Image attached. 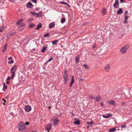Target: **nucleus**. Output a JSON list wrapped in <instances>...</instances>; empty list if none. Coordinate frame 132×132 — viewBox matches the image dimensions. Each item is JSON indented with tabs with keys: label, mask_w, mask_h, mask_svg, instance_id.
I'll use <instances>...</instances> for the list:
<instances>
[{
	"label": "nucleus",
	"mask_w": 132,
	"mask_h": 132,
	"mask_svg": "<svg viewBox=\"0 0 132 132\" xmlns=\"http://www.w3.org/2000/svg\"><path fill=\"white\" fill-rule=\"evenodd\" d=\"M17 128L19 131H23L26 129V126L24 122L22 121L19 122Z\"/></svg>",
	"instance_id": "f257e3e1"
},
{
	"label": "nucleus",
	"mask_w": 132,
	"mask_h": 132,
	"mask_svg": "<svg viewBox=\"0 0 132 132\" xmlns=\"http://www.w3.org/2000/svg\"><path fill=\"white\" fill-rule=\"evenodd\" d=\"M23 20L22 19H20V20H18L17 23L16 24L17 25H18L19 27V28L18 29V30L21 31L23 30L25 26V24L24 23H21L20 22L21 21H22Z\"/></svg>",
	"instance_id": "f03ea898"
},
{
	"label": "nucleus",
	"mask_w": 132,
	"mask_h": 132,
	"mask_svg": "<svg viewBox=\"0 0 132 132\" xmlns=\"http://www.w3.org/2000/svg\"><path fill=\"white\" fill-rule=\"evenodd\" d=\"M129 45L128 44L125 45L120 50V52L123 54L127 52V50L129 48Z\"/></svg>",
	"instance_id": "7ed1b4c3"
},
{
	"label": "nucleus",
	"mask_w": 132,
	"mask_h": 132,
	"mask_svg": "<svg viewBox=\"0 0 132 132\" xmlns=\"http://www.w3.org/2000/svg\"><path fill=\"white\" fill-rule=\"evenodd\" d=\"M24 109L26 111L29 112L31 110V108L30 105H27L24 107Z\"/></svg>",
	"instance_id": "20e7f679"
},
{
	"label": "nucleus",
	"mask_w": 132,
	"mask_h": 132,
	"mask_svg": "<svg viewBox=\"0 0 132 132\" xmlns=\"http://www.w3.org/2000/svg\"><path fill=\"white\" fill-rule=\"evenodd\" d=\"M119 1L118 0H116L115 2L113 4V7L115 8H119Z\"/></svg>",
	"instance_id": "39448f33"
},
{
	"label": "nucleus",
	"mask_w": 132,
	"mask_h": 132,
	"mask_svg": "<svg viewBox=\"0 0 132 132\" xmlns=\"http://www.w3.org/2000/svg\"><path fill=\"white\" fill-rule=\"evenodd\" d=\"M60 120L58 118H56L54 120L53 124L55 126H57Z\"/></svg>",
	"instance_id": "423d86ee"
},
{
	"label": "nucleus",
	"mask_w": 132,
	"mask_h": 132,
	"mask_svg": "<svg viewBox=\"0 0 132 132\" xmlns=\"http://www.w3.org/2000/svg\"><path fill=\"white\" fill-rule=\"evenodd\" d=\"M16 65H14L11 69L10 70L11 73L15 72V71L16 69Z\"/></svg>",
	"instance_id": "0eeeda50"
},
{
	"label": "nucleus",
	"mask_w": 132,
	"mask_h": 132,
	"mask_svg": "<svg viewBox=\"0 0 132 132\" xmlns=\"http://www.w3.org/2000/svg\"><path fill=\"white\" fill-rule=\"evenodd\" d=\"M108 103L109 104H111L115 106L116 105V102L113 100H112L108 102Z\"/></svg>",
	"instance_id": "6e6552de"
},
{
	"label": "nucleus",
	"mask_w": 132,
	"mask_h": 132,
	"mask_svg": "<svg viewBox=\"0 0 132 132\" xmlns=\"http://www.w3.org/2000/svg\"><path fill=\"white\" fill-rule=\"evenodd\" d=\"M63 78L64 79V84H66L68 80V75H64L63 76Z\"/></svg>",
	"instance_id": "1a4fd4ad"
},
{
	"label": "nucleus",
	"mask_w": 132,
	"mask_h": 132,
	"mask_svg": "<svg viewBox=\"0 0 132 132\" xmlns=\"http://www.w3.org/2000/svg\"><path fill=\"white\" fill-rule=\"evenodd\" d=\"M26 6L28 8H32L33 6V5L31 3V2H28Z\"/></svg>",
	"instance_id": "9d476101"
},
{
	"label": "nucleus",
	"mask_w": 132,
	"mask_h": 132,
	"mask_svg": "<svg viewBox=\"0 0 132 132\" xmlns=\"http://www.w3.org/2000/svg\"><path fill=\"white\" fill-rule=\"evenodd\" d=\"M51 123H50L46 126V130H47L48 131H49V130L51 129Z\"/></svg>",
	"instance_id": "9b49d317"
},
{
	"label": "nucleus",
	"mask_w": 132,
	"mask_h": 132,
	"mask_svg": "<svg viewBox=\"0 0 132 132\" xmlns=\"http://www.w3.org/2000/svg\"><path fill=\"white\" fill-rule=\"evenodd\" d=\"M112 114L109 113L106 114L105 115L103 114L102 115L103 117L104 118H108L112 116Z\"/></svg>",
	"instance_id": "f8f14e48"
},
{
	"label": "nucleus",
	"mask_w": 132,
	"mask_h": 132,
	"mask_svg": "<svg viewBox=\"0 0 132 132\" xmlns=\"http://www.w3.org/2000/svg\"><path fill=\"white\" fill-rule=\"evenodd\" d=\"M110 69V66L109 64L106 65L104 67V69L107 72Z\"/></svg>",
	"instance_id": "ddd939ff"
},
{
	"label": "nucleus",
	"mask_w": 132,
	"mask_h": 132,
	"mask_svg": "<svg viewBox=\"0 0 132 132\" xmlns=\"http://www.w3.org/2000/svg\"><path fill=\"white\" fill-rule=\"evenodd\" d=\"M42 11H40L39 12L36 13V17H40L42 16Z\"/></svg>",
	"instance_id": "4468645a"
},
{
	"label": "nucleus",
	"mask_w": 132,
	"mask_h": 132,
	"mask_svg": "<svg viewBox=\"0 0 132 132\" xmlns=\"http://www.w3.org/2000/svg\"><path fill=\"white\" fill-rule=\"evenodd\" d=\"M125 21L123 22V23L125 24H126L128 22L127 21L128 18L129 17V16H128L127 15H125Z\"/></svg>",
	"instance_id": "2eb2a0df"
},
{
	"label": "nucleus",
	"mask_w": 132,
	"mask_h": 132,
	"mask_svg": "<svg viewBox=\"0 0 132 132\" xmlns=\"http://www.w3.org/2000/svg\"><path fill=\"white\" fill-rule=\"evenodd\" d=\"M80 55H77L76 57L75 61L76 63H78L79 60Z\"/></svg>",
	"instance_id": "dca6fc26"
},
{
	"label": "nucleus",
	"mask_w": 132,
	"mask_h": 132,
	"mask_svg": "<svg viewBox=\"0 0 132 132\" xmlns=\"http://www.w3.org/2000/svg\"><path fill=\"white\" fill-rule=\"evenodd\" d=\"M42 23H39L38 25H37V27H36L35 29L39 30V29L42 27Z\"/></svg>",
	"instance_id": "f3484780"
},
{
	"label": "nucleus",
	"mask_w": 132,
	"mask_h": 132,
	"mask_svg": "<svg viewBox=\"0 0 132 132\" xmlns=\"http://www.w3.org/2000/svg\"><path fill=\"white\" fill-rule=\"evenodd\" d=\"M55 25V24L54 22H52L49 24V27L50 28H53Z\"/></svg>",
	"instance_id": "a211bd4d"
},
{
	"label": "nucleus",
	"mask_w": 132,
	"mask_h": 132,
	"mask_svg": "<svg viewBox=\"0 0 132 132\" xmlns=\"http://www.w3.org/2000/svg\"><path fill=\"white\" fill-rule=\"evenodd\" d=\"M7 44H5L4 45L3 47V49L2 50L3 52H4L7 49Z\"/></svg>",
	"instance_id": "6ab92c4d"
},
{
	"label": "nucleus",
	"mask_w": 132,
	"mask_h": 132,
	"mask_svg": "<svg viewBox=\"0 0 132 132\" xmlns=\"http://www.w3.org/2000/svg\"><path fill=\"white\" fill-rule=\"evenodd\" d=\"M122 13V9H119L117 12V13L118 14H120Z\"/></svg>",
	"instance_id": "aec40b11"
},
{
	"label": "nucleus",
	"mask_w": 132,
	"mask_h": 132,
	"mask_svg": "<svg viewBox=\"0 0 132 132\" xmlns=\"http://www.w3.org/2000/svg\"><path fill=\"white\" fill-rule=\"evenodd\" d=\"M47 47L46 46H44L43 48H42V49L41 50V51L42 53H44V52L45 50L46 49Z\"/></svg>",
	"instance_id": "412c9836"
},
{
	"label": "nucleus",
	"mask_w": 132,
	"mask_h": 132,
	"mask_svg": "<svg viewBox=\"0 0 132 132\" xmlns=\"http://www.w3.org/2000/svg\"><path fill=\"white\" fill-rule=\"evenodd\" d=\"M101 97L100 96H98L96 98L95 100L99 102L101 100Z\"/></svg>",
	"instance_id": "4be33fe9"
},
{
	"label": "nucleus",
	"mask_w": 132,
	"mask_h": 132,
	"mask_svg": "<svg viewBox=\"0 0 132 132\" xmlns=\"http://www.w3.org/2000/svg\"><path fill=\"white\" fill-rule=\"evenodd\" d=\"M19 113L20 115L22 116H23L24 114L23 113V110L21 108H20V109Z\"/></svg>",
	"instance_id": "5701e85b"
},
{
	"label": "nucleus",
	"mask_w": 132,
	"mask_h": 132,
	"mask_svg": "<svg viewBox=\"0 0 132 132\" xmlns=\"http://www.w3.org/2000/svg\"><path fill=\"white\" fill-rule=\"evenodd\" d=\"M53 59V58L52 57H51L44 64V65H47V63L49 62L52 61Z\"/></svg>",
	"instance_id": "b1692460"
},
{
	"label": "nucleus",
	"mask_w": 132,
	"mask_h": 132,
	"mask_svg": "<svg viewBox=\"0 0 132 132\" xmlns=\"http://www.w3.org/2000/svg\"><path fill=\"white\" fill-rule=\"evenodd\" d=\"M60 3L62 4L66 5L69 6H70L69 5H68L66 2H65L63 1L60 2Z\"/></svg>",
	"instance_id": "393cba45"
},
{
	"label": "nucleus",
	"mask_w": 132,
	"mask_h": 132,
	"mask_svg": "<svg viewBox=\"0 0 132 132\" xmlns=\"http://www.w3.org/2000/svg\"><path fill=\"white\" fill-rule=\"evenodd\" d=\"M65 18H61V23H63L65 22Z\"/></svg>",
	"instance_id": "a878e982"
},
{
	"label": "nucleus",
	"mask_w": 132,
	"mask_h": 132,
	"mask_svg": "<svg viewBox=\"0 0 132 132\" xmlns=\"http://www.w3.org/2000/svg\"><path fill=\"white\" fill-rule=\"evenodd\" d=\"M58 42L57 40H54L52 42V43L53 45H57V42Z\"/></svg>",
	"instance_id": "bb28decb"
},
{
	"label": "nucleus",
	"mask_w": 132,
	"mask_h": 132,
	"mask_svg": "<svg viewBox=\"0 0 132 132\" xmlns=\"http://www.w3.org/2000/svg\"><path fill=\"white\" fill-rule=\"evenodd\" d=\"M80 122V121L79 120L75 121L74 122V123L75 124L78 125L79 124Z\"/></svg>",
	"instance_id": "cd10ccee"
},
{
	"label": "nucleus",
	"mask_w": 132,
	"mask_h": 132,
	"mask_svg": "<svg viewBox=\"0 0 132 132\" xmlns=\"http://www.w3.org/2000/svg\"><path fill=\"white\" fill-rule=\"evenodd\" d=\"M50 36V34L48 33H47L45 34L44 35V37H49Z\"/></svg>",
	"instance_id": "c85d7f7f"
},
{
	"label": "nucleus",
	"mask_w": 132,
	"mask_h": 132,
	"mask_svg": "<svg viewBox=\"0 0 132 132\" xmlns=\"http://www.w3.org/2000/svg\"><path fill=\"white\" fill-rule=\"evenodd\" d=\"M106 13V11L105 8H104L102 11V13L103 15H105Z\"/></svg>",
	"instance_id": "c756f323"
},
{
	"label": "nucleus",
	"mask_w": 132,
	"mask_h": 132,
	"mask_svg": "<svg viewBox=\"0 0 132 132\" xmlns=\"http://www.w3.org/2000/svg\"><path fill=\"white\" fill-rule=\"evenodd\" d=\"M116 130V128H113L109 130V132H114Z\"/></svg>",
	"instance_id": "7c9ffc66"
},
{
	"label": "nucleus",
	"mask_w": 132,
	"mask_h": 132,
	"mask_svg": "<svg viewBox=\"0 0 132 132\" xmlns=\"http://www.w3.org/2000/svg\"><path fill=\"white\" fill-rule=\"evenodd\" d=\"M74 82V79L73 76H72L71 81V84H73Z\"/></svg>",
	"instance_id": "2f4dec72"
},
{
	"label": "nucleus",
	"mask_w": 132,
	"mask_h": 132,
	"mask_svg": "<svg viewBox=\"0 0 132 132\" xmlns=\"http://www.w3.org/2000/svg\"><path fill=\"white\" fill-rule=\"evenodd\" d=\"M126 126V124H124L123 125H122L120 127L122 128L121 129L123 130V128H125Z\"/></svg>",
	"instance_id": "473e14b6"
},
{
	"label": "nucleus",
	"mask_w": 132,
	"mask_h": 132,
	"mask_svg": "<svg viewBox=\"0 0 132 132\" xmlns=\"http://www.w3.org/2000/svg\"><path fill=\"white\" fill-rule=\"evenodd\" d=\"M30 13L33 16H36V13L32 11H31L30 12Z\"/></svg>",
	"instance_id": "72a5a7b5"
},
{
	"label": "nucleus",
	"mask_w": 132,
	"mask_h": 132,
	"mask_svg": "<svg viewBox=\"0 0 132 132\" xmlns=\"http://www.w3.org/2000/svg\"><path fill=\"white\" fill-rule=\"evenodd\" d=\"M83 66L85 67V68L87 69H88L89 68V67L87 64H84L83 65Z\"/></svg>",
	"instance_id": "f704fd0d"
},
{
	"label": "nucleus",
	"mask_w": 132,
	"mask_h": 132,
	"mask_svg": "<svg viewBox=\"0 0 132 132\" xmlns=\"http://www.w3.org/2000/svg\"><path fill=\"white\" fill-rule=\"evenodd\" d=\"M11 73L12 74V75H11V78L12 79H13L14 78V76L15 75V72H14L13 73Z\"/></svg>",
	"instance_id": "c9c22d12"
},
{
	"label": "nucleus",
	"mask_w": 132,
	"mask_h": 132,
	"mask_svg": "<svg viewBox=\"0 0 132 132\" xmlns=\"http://www.w3.org/2000/svg\"><path fill=\"white\" fill-rule=\"evenodd\" d=\"M87 124H89L90 125H91L93 123V121H91L90 122H87Z\"/></svg>",
	"instance_id": "e433bc0d"
},
{
	"label": "nucleus",
	"mask_w": 132,
	"mask_h": 132,
	"mask_svg": "<svg viewBox=\"0 0 132 132\" xmlns=\"http://www.w3.org/2000/svg\"><path fill=\"white\" fill-rule=\"evenodd\" d=\"M4 27L2 26V27H0V32H2L3 30Z\"/></svg>",
	"instance_id": "4c0bfd02"
},
{
	"label": "nucleus",
	"mask_w": 132,
	"mask_h": 132,
	"mask_svg": "<svg viewBox=\"0 0 132 132\" xmlns=\"http://www.w3.org/2000/svg\"><path fill=\"white\" fill-rule=\"evenodd\" d=\"M29 26L31 27H33L35 26V25L33 23H31L29 24Z\"/></svg>",
	"instance_id": "58836bf2"
},
{
	"label": "nucleus",
	"mask_w": 132,
	"mask_h": 132,
	"mask_svg": "<svg viewBox=\"0 0 132 132\" xmlns=\"http://www.w3.org/2000/svg\"><path fill=\"white\" fill-rule=\"evenodd\" d=\"M89 97L91 99H93L95 98L94 97L93 95H89Z\"/></svg>",
	"instance_id": "ea45409f"
},
{
	"label": "nucleus",
	"mask_w": 132,
	"mask_h": 132,
	"mask_svg": "<svg viewBox=\"0 0 132 132\" xmlns=\"http://www.w3.org/2000/svg\"><path fill=\"white\" fill-rule=\"evenodd\" d=\"M14 62V61L13 60H11L8 62V63L9 64H11V63L13 64V63Z\"/></svg>",
	"instance_id": "a19ab883"
},
{
	"label": "nucleus",
	"mask_w": 132,
	"mask_h": 132,
	"mask_svg": "<svg viewBox=\"0 0 132 132\" xmlns=\"http://www.w3.org/2000/svg\"><path fill=\"white\" fill-rule=\"evenodd\" d=\"M67 72L65 71H64V75L63 76L65 75H68L67 74Z\"/></svg>",
	"instance_id": "79ce46f5"
},
{
	"label": "nucleus",
	"mask_w": 132,
	"mask_h": 132,
	"mask_svg": "<svg viewBox=\"0 0 132 132\" xmlns=\"http://www.w3.org/2000/svg\"><path fill=\"white\" fill-rule=\"evenodd\" d=\"M31 1L32 2L34 3H36L37 2V0H31Z\"/></svg>",
	"instance_id": "37998d69"
},
{
	"label": "nucleus",
	"mask_w": 132,
	"mask_h": 132,
	"mask_svg": "<svg viewBox=\"0 0 132 132\" xmlns=\"http://www.w3.org/2000/svg\"><path fill=\"white\" fill-rule=\"evenodd\" d=\"M7 86L6 85L4 86H3V90L4 89H6L7 88Z\"/></svg>",
	"instance_id": "c03bdc74"
},
{
	"label": "nucleus",
	"mask_w": 132,
	"mask_h": 132,
	"mask_svg": "<svg viewBox=\"0 0 132 132\" xmlns=\"http://www.w3.org/2000/svg\"><path fill=\"white\" fill-rule=\"evenodd\" d=\"M96 47V45H95V44L93 45V48H95Z\"/></svg>",
	"instance_id": "a18cd8bd"
},
{
	"label": "nucleus",
	"mask_w": 132,
	"mask_h": 132,
	"mask_svg": "<svg viewBox=\"0 0 132 132\" xmlns=\"http://www.w3.org/2000/svg\"><path fill=\"white\" fill-rule=\"evenodd\" d=\"M32 19H33L31 18L30 19H29L28 20V21L29 22H31L32 21Z\"/></svg>",
	"instance_id": "49530a36"
},
{
	"label": "nucleus",
	"mask_w": 132,
	"mask_h": 132,
	"mask_svg": "<svg viewBox=\"0 0 132 132\" xmlns=\"http://www.w3.org/2000/svg\"><path fill=\"white\" fill-rule=\"evenodd\" d=\"M127 13H128V12L127 11H125V15H127Z\"/></svg>",
	"instance_id": "de8ad7c7"
},
{
	"label": "nucleus",
	"mask_w": 132,
	"mask_h": 132,
	"mask_svg": "<svg viewBox=\"0 0 132 132\" xmlns=\"http://www.w3.org/2000/svg\"><path fill=\"white\" fill-rule=\"evenodd\" d=\"M9 35L8 34H7L6 35V37L7 38V39H8L9 38Z\"/></svg>",
	"instance_id": "09e8293b"
},
{
	"label": "nucleus",
	"mask_w": 132,
	"mask_h": 132,
	"mask_svg": "<svg viewBox=\"0 0 132 132\" xmlns=\"http://www.w3.org/2000/svg\"><path fill=\"white\" fill-rule=\"evenodd\" d=\"M121 104L123 105H125L126 104V102H123Z\"/></svg>",
	"instance_id": "8fccbe9b"
},
{
	"label": "nucleus",
	"mask_w": 132,
	"mask_h": 132,
	"mask_svg": "<svg viewBox=\"0 0 132 132\" xmlns=\"http://www.w3.org/2000/svg\"><path fill=\"white\" fill-rule=\"evenodd\" d=\"M10 77H8L7 78V80H10Z\"/></svg>",
	"instance_id": "3c124183"
},
{
	"label": "nucleus",
	"mask_w": 132,
	"mask_h": 132,
	"mask_svg": "<svg viewBox=\"0 0 132 132\" xmlns=\"http://www.w3.org/2000/svg\"><path fill=\"white\" fill-rule=\"evenodd\" d=\"M12 57H11V56L10 57H9L8 58V59L9 60H10L11 59H12Z\"/></svg>",
	"instance_id": "603ef678"
},
{
	"label": "nucleus",
	"mask_w": 132,
	"mask_h": 132,
	"mask_svg": "<svg viewBox=\"0 0 132 132\" xmlns=\"http://www.w3.org/2000/svg\"><path fill=\"white\" fill-rule=\"evenodd\" d=\"M14 34H13V33L11 34H10V35L12 36H13Z\"/></svg>",
	"instance_id": "864d4df0"
},
{
	"label": "nucleus",
	"mask_w": 132,
	"mask_h": 132,
	"mask_svg": "<svg viewBox=\"0 0 132 132\" xmlns=\"http://www.w3.org/2000/svg\"><path fill=\"white\" fill-rule=\"evenodd\" d=\"M6 83L7 84H9L10 82L8 81H6Z\"/></svg>",
	"instance_id": "5fc2aeb1"
},
{
	"label": "nucleus",
	"mask_w": 132,
	"mask_h": 132,
	"mask_svg": "<svg viewBox=\"0 0 132 132\" xmlns=\"http://www.w3.org/2000/svg\"><path fill=\"white\" fill-rule=\"evenodd\" d=\"M120 1L121 3H122L124 2V0H120Z\"/></svg>",
	"instance_id": "6e6d98bb"
},
{
	"label": "nucleus",
	"mask_w": 132,
	"mask_h": 132,
	"mask_svg": "<svg viewBox=\"0 0 132 132\" xmlns=\"http://www.w3.org/2000/svg\"><path fill=\"white\" fill-rule=\"evenodd\" d=\"M29 122H26V123L25 124V126L26 125H28L29 124Z\"/></svg>",
	"instance_id": "4d7b16f0"
},
{
	"label": "nucleus",
	"mask_w": 132,
	"mask_h": 132,
	"mask_svg": "<svg viewBox=\"0 0 132 132\" xmlns=\"http://www.w3.org/2000/svg\"><path fill=\"white\" fill-rule=\"evenodd\" d=\"M11 0V1L13 2H14V1H16V0Z\"/></svg>",
	"instance_id": "13d9d810"
},
{
	"label": "nucleus",
	"mask_w": 132,
	"mask_h": 132,
	"mask_svg": "<svg viewBox=\"0 0 132 132\" xmlns=\"http://www.w3.org/2000/svg\"><path fill=\"white\" fill-rule=\"evenodd\" d=\"M5 82H4L3 83V86H5Z\"/></svg>",
	"instance_id": "bf43d9fd"
},
{
	"label": "nucleus",
	"mask_w": 132,
	"mask_h": 132,
	"mask_svg": "<svg viewBox=\"0 0 132 132\" xmlns=\"http://www.w3.org/2000/svg\"><path fill=\"white\" fill-rule=\"evenodd\" d=\"M3 101H4L5 102H6V101L5 100H4L3 98Z\"/></svg>",
	"instance_id": "052dcab7"
},
{
	"label": "nucleus",
	"mask_w": 132,
	"mask_h": 132,
	"mask_svg": "<svg viewBox=\"0 0 132 132\" xmlns=\"http://www.w3.org/2000/svg\"><path fill=\"white\" fill-rule=\"evenodd\" d=\"M72 84H71V83H70V87H71L72 86Z\"/></svg>",
	"instance_id": "680f3d73"
},
{
	"label": "nucleus",
	"mask_w": 132,
	"mask_h": 132,
	"mask_svg": "<svg viewBox=\"0 0 132 132\" xmlns=\"http://www.w3.org/2000/svg\"><path fill=\"white\" fill-rule=\"evenodd\" d=\"M89 126H87V128H89Z\"/></svg>",
	"instance_id": "e2e57ef3"
},
{
	"label": "nucleus",
	"mask_w": 132,
	"mask_h": 132,
	"mask_svg": "<svg viewBox=\"0 0 132 132\" xmlns=\"http://www.w3.org/2000/svg\"><path fill=\"white\" fill-rule=\"evenodd\" d=\"M101 105L102 106H103V104H101Z\"/></svg>",
	"instance_id": "0e129e2a"
},
{
	"label": "nucleus",
	"mask_w": 132,
	"mask_h": 132,
	"mask_svg": "<svg viewBox=\"0 0 132 132\" xmlns=\"http://www.w3.org/2000/svg\"><path fill=\"white\" fill-rule=\"evenodd\" d=\"M36 132V131H32V132Z\"/></svg>",
	"instance_id": "69168bd1"
},
{
	"label": "nucleus",
	"mask_w": 132,
	"mask_h": 132,
	"mask_svg": "<svg viewBox=\"0 0 132 132\" xmlns=\"http://www.w3.org/2000/svg\"><path fill=\"white\" fill-rule=\"evenodd\" d=\"M80 80H82V79H80Z\"/></svg>",
	"instance_id": "338daca9"
},
{
	"label": "nucleus",
	"mask_w": 132,
	"mask_h": 132,
	"mask_svg": "<svg viewBox=\"0 0 132 132\" xmlns=\"http://www.w3.org/2000/svg\"><path fill=\"white\" fill-rule=\"evenodd\" d=\"M131 74H132V72H131Z\"/></svg>",
	"instance_id": "774afa93"
}]
</instances>
